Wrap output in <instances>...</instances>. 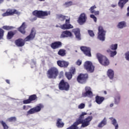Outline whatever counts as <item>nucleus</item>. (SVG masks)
Returning a JSON list of instances; mask_svg holds the SVG:
<instances>
[{
  "instance_id": "obj_1",
  "label": "nucleus",
  "mask_w": 129,
  "mask_h": 129,
  "mask_svg": "<svg viewBox=\"0 0 129 129\" xmlns=\"http://www.w3.org/2000/svg\"><path fill=\"white\" fill-rule=\"evenodd\" d=\"M36 29L35 28H32L31 30L30 34L27 36L24 40L22 38L18 39L15 40V45L17 47H23L25 45V42H30V41H33L36 37Z\"/></svg>"
},
{
  "instance_id": "obj_2",
  "label": "nucleus",
  "mask_w": 129,
  "mask_h": 129,
  "mask_svg": "<svg viewBox=\"0 0 129 129\" xmlns=\"http://www.w3.org/2000/svg\"><path fill=\"white\" fill-rule=\"evenodd\" d=\"M59 75V71L57 68L51 67L47 72V76L49 79H56Z\"/></svg>"
},
{
  "instance_id": "obj_3",
  "label": "nucleus",
  "mask_w": 129,
  "mask_h": 129,
  "mask_svg": "<svg viewBox=\"0 0 129 129\" xmlns=\"http://www.w3.org/2000/svg\"><path fill=\"white\" fill-rule=\"evenodd\" d=\"M50 14L51 12L50 11H43L41 10H35L32 12V15L39 19H45V17H47Z\"/></svg>"
},
{
  "instance_id": "obj_4",
  "label": "nucleus",
  "mask_w": 129,
  "mask_h": 129,
  "mask_svg": "<svg viewBox=\"0 0 129 129\" xmlns=\"http://www.w3.org/2000/svg\"><path fill=\"white\" fill-rule=\"evenodd\" d=\"M96 57L101 65H103V66H108L109 65V60L106 56L101 53H97Z\"/></svg>"
},
{
  "instance_id": "obj_5",
  "label": "nucleus",
  "mask_w": 129,
  "mask_h": 129,
  "mask_svg": "<svg viewBox=\"0 0 129 129\" xmlns=\"http://www.w3.org/2000/svg\"><path fill=\"white\" fill-rule=\"evenodd\" d=\"M58 89L61 91H69L70 85H69V83L62 79L58 84Z\"/></svg>"
},
{
  "instance_id": "obj_6",
  "label": "nucleus",
  "mask_w": 129,
  "mask_h": 129,
  "mask_svg": "<svg viewBox=\"0 0 129 129\" xmlns=\"http://www.w3.org/2000/svg\"><path fill=\"white\" fill-rule=\"evenodd\" d=\"M98 30V39L100 40V41H102L103 42L105 41V34H106V31H105L103 28V27L101 25L99 26Z\"/></svg>"
},
{
  "instance_id": "obj_7",
  "label": "nucleus",
  "mask_w": 129,
  "mask_h": 129,
  "mask_svg": "<svg viewBox=\"0 0 129 129\" xmlns=\"http://www.w3.org/2000/svg\"><path fill=\"white\" fill-rule=\"evenodd\" d=\"M42 108H44V105H42V104H39L35 107L31 108L29 110H28L27 112V115H30V114H34V113L40 112V111L41 110Z\"/></svg>"
},
{
  "instance_id": "obj_8",
  "label": "nucleus",
  "mask_w": 129,
  "mask_h": 129,
  "mask_svg": "<svg viewBox=\"0 0 129 129\" xmlns=\"http://www.w3.org/2000/svg\"><path fill=\"white\" fill-rule=\"evenodd\" d=\"M110 49H108L106 50V52L110 54V57H114L116 54H117V52L116 50L117 49V44H112L109 47Z\"/></svg>"
},
{
  "instance_id": "obj_9",
  "label": "nucleus",
  "mask_w": 129,
  "mask_h": 129,
  "mask_svg": "<svg viewBox=\"0 0 129 129\" xmlns=\"http://www.w3.org/2000/svg\"><path fill=\"white\" fill-rule=\"evenodd\" d=\"M84 68L87 72H90V73H92L94 71V66H93L91 61H87L85 62Z\"/></svg>"
},
{
  "instance_id": "obj_10",
  "label": "nucleus",
  "mask_w": 129,
  "mask_h": 129,
  "mask_svg": "<svg viewBox=\"0 0 129 129\" xmlns=\"http://www.w3.org/2000/svg\"><path fill=\"white\" fill-rule=\"evenodd\" d=\"M88 79V74H80L77 78V80L79 83L81 84H84L86 83L87 80Z\"/></svg>"
},
{
  "instance_id": "obj_11",
  "label": "nucleus",
  "mask_w": 129,
  "mask_h": 129,
  "mask_svg": "<svg viewBox=\"0 0 129 129\" xmlns=\"http://www.w3.org/2000/svg\"><path fill=\"white\" fill-rule=\"evenodd\" d=\"M20 12L16 9H8L7 11L2 14L3 17H9L14 15H19Z\"/></svg>"
},
{
  "instance_id": "obj_12",
  "label": "nucleus",
  "mask_w": 129,
  "mask_h": 129,
  "mask_svg": "<svg viewBox=\"0 0 129 129\" xmlns=\"http://www.w3.org/2000/svg\"><path fill=\"white\" fill-rule=\"evenodd\" d=\"M37 100H38L37 95L33 94L30 95L28 99L23 100V104H29L30 103H32V101H37Z\"/></svg>"
},
{
  "instance_id": "obj_13",
  "label": "nucleus",
  "mask_w": 129,
  "mask_h": 129,
  "mask_svg": "<svg viewBox=\"0 0 129 129\" xmlns=\"http://www.w3.org/2000/svg\"><path fill=\"white\" fill-rule=\"evenodd\" d=\"M85 92H83L82 94V97H91L93 96V93L92 92V89L90 87L87 86L85 88Z\"/></svg>"
},
{
  "instance_id": "obj_14",
  "label": "nucleus",
  "mask_w": 129,
  "mask_h": 129,
  "mask_svg": "<svg viewBox=\"0 0 129 129\" xmlns=\"http://www.w3.org/2000/svg\"><path fill=\"white\" fill-rule=\"evenodd\" d=\"M87 20V16H86V14L85 13H82L78 18V23L81 25H84L86 23Z\"/></svg>"
},
{
  "instance_id": "obj_15",
  "label": "nucleus",
  "mask_w": 129,
  "mask_h": 129,
  "mask_svg": "<svg viewBox=\"0 0 129 129\" xmlns=\"http://www.w3.org/2000/svg\"><path fill=\"white\" fill-rule=\"evenodd\" d=\"M75 72H76V70L75 69V68H72L70 70V72H67L65 73V76L68 80H71V79H72L73 75L75 74Z\"/></svg>"
},
{
  "instance_id": "obj_16",
  "label": "nucleus",
  "mask_w": 129,
  "mask_h": 129,
  "mask_svg": "<svg viewBox=\"0 0 129 129\" xmlns=\"http://www.w3.org/2000/svg\"><path fill=\"white\" fill-rule=\"evenodd\" d=\"M60 28L62 30H70V29H73V26L70 24V19L66 20V23L60 25Z\"/></svg>"
},
{
  "instance_id": "obj_17",
  "label": "nucleus",
  "mask_w": 129,
  "mask_h": 129,
  "mask_svg": "<svg viewBox=\"0 0 129 129\" xmlns=\"http://www.w3.org/2000/svg\"><path fill=\"white\" fill-rule=\"evenodd\" d=\"M50 46L53 50L56 49H60L62 46V43L61 41H54L50 44Z\"/></svg>"
},
{
  "instance_id": "obj_18",
  "label": "nucleus",
  "mask_w": 129,
  "mask_h": 129,
  "mask_svg": "<svg viewBox=\"0 0 129 129\" xmlns=\"http://www.w3.org/2000/svg\"><path fill=\"white\" fill-rule=\"evenodd\" d=\"M80 49L86 56L91 57V49H90V48L86 46H82Z\"/></svg>"
},
{
  "instance_id": "obj_19",
  "label": "nucleus",
  "mask_w": 129,
  "mask_h": 129,
  "mask_svg": "<svg viewBox=\"0 0 129 129\" xmlns=\"http://www.w3.org/2000/svg\"><path fill=\"white\" fill-rule=\"evenodd\" d=\"M27 23L26 22H23L22 25L17 28V30L22 34V35L26 34V29H27Z\"/></svg>"
},
{
  "instance_id": "obj_20",
  "label": "nucleus",
  "mask_w": 129,
  "mask_h": 129,
  "mask_svg": "<svg viewBox=\"0 0 129 129\" xmlns=\"http://www.w3.org/2000/svg\"><path fill=\"white\" fill-rule=\"evenodd\" d=\"M57 64L61 68H67L69 66V62L65 60H59L57 61Z\"/></svg>"
},
{
  "instance_id": "obj_21",
  "label": "nucleus",
  "mask_w": 129,
  "mask_h": 129,
  "mask_svg": "<svg viewBox=\"0 0 129 129\" xmlns=\"http://www.w3.org/2000/svg\"><path fill=\"white\" fill-rule=\"evenodd\" d=\"M72 32L75 34L76 39H77V40L79 41H80V40H81V34H80V29L79 28H75L73 29Z\"/></svg>"
},
{
  "instance_id": "obj_22",
  "label": "nucleus",
  "mask_w": 129,
  "mask_h": 129,
  "mask_svg": "<svg viewBox=\"0 0 129 129\" xmlns=\"http://www.w3.org/2000/svg\"><path fill=\"white\" fill-rule=\"evenodd\" d=\"M68 37H72V33L69 30H66L61 33L60 38H67Z\"/></svg>"
},
{
  "instance_id": "obj_23",
  "label": "nucleus",
  "mask_w": 129,
  "mask_h": 129,
  "mask_svg": "<svg viewBox=\"0 0 129 129\" xmlns=\"http://www.w3.org/2000/svg\"><path fill=\"white\" fill-rule=\"evenodd\" d=\"M104 97L99 96H96L95 97V101L97 104H101L102 102L104 101Z\"/></svg>"
},
{
  "instance_id": "obj_24",
  "label": "nucleus",
  "mask_w": 129,
  "mask_h": 129,
  "mask_svg": "<svg viewBox=\"0 0 129 129\" xmlns=\"http://www.w3.org/2000/svg\"><path fill=\"white\" fill-rule=\"evenodd\" d=\"M64 122H62V119L60 118H57L56 120V126L57 127H58V128H60L61 127H63L64 126Z\"/></svg>"
},
{
  "instance_id": "obj_25",
  "label": "nucleus",
  "mask_w": 129,
  "mask_h": 129,
  "mask_svg": "<svg viewBox=\"0 0 129 129\" xmlns=\"http://www.w3.org/2000/svg\"><path fill=\"white\" fill-rule=\"evenodd\" d=\"M18 33V31L15 30L14 32H13L12 31L8 32L7 34V39L8 40H11L15 36V34H17Z\"/></svg>"
},
{
  "instance_id": "obj_26",
  "label": "nucleus",
  "mask_w": 129,
  "mask_h": 129,
  "mask_svg": "<svg viewBox=\"0 0 129 129\" xmlns=\"http://www.w3.org/2000/svg\"><path fill=\"white\" fill-rule=\"evenodd\" d=\"M107 75L110 79H113L114 76V72L111 69H109L107 72Z\"/></svg>"
},
{
  "instance_id": "obj_27",
  "label": "nucleus",
  "mask_w": 129,
  "mask_h": 129,
  "mask_svg": "<svg viewBox=\"0 0 129 129\" xmlns=\"http://www.w3.org/2000/svg\"><path fill=\"white\" fill-rule=\"evenodd\" d=\"M66 50L64 49H60L57 52V54L59 55V56H60V57H65L66 56Z\"/></svg>"
},
{
  "instance_id": "obj_28",
  "label": "nucleus",
  "mask_w": 129,
  "mask_h": 129,
  "mask_svg": "<svg viewBox=\"0 0 129 129\" xmlns=\"http://www.w3.org/2000/svg\"><path fill=\"white\" fill-rule=\"evenodd\" d=\"M128 2V0H119L118 3L119 7L121 9H123L124 5Z\"/></svg>"
},
{
  "instance_id": "obj_29",
  "label": "nucleus",
  "mask_w": 129,
  "mask_h": 129,
  "mask_svg": "<svg viewBox=\"0 0 129 129\" xmlns=\"http://www.w3.org/2000/svg\"><path fill=\"white\" fill-rule=\"evenodd\" d=\"M117 27L119 29H123V28H125V27H126V24H125V22L121 21L119 22Z\"/></svg>"
},
{
  "instance_id": "obj_30",
  "label": "nucleus",
  "mask_w": 129,
  "mask_h": 129,
  "mask_svg": "<svg viewBox=\"0 0 129 129\" xmlns=\"http://www.w3.org/2000/svg\"><path fill=\"white\" fill-rule=\"evenodd\" d=\"M110 119L112 120V123L113 125L115 126V129L118 128V125L117 124V122L116 121V120L113 117L110 118Z\"/></svg>"
},
{
  "instance_id": "obj_31",
  "label": "nucleus",
  "mask_w": 129,
  "mask_h": 129,
  "mask_svg": "<svg viewBox=\"0 0 129 129\" xmlns=\"http://www.w3.org/2000/svg\"><path fill=\"white\" fill-rule=\"evenodd\" d=\"M56 19L60 20V21H64L66 19V16L62 14H56Z\"/></svg>"
},
{
  "instance_id": "obj_32",
  "label": "nucleus",
  "mask_w": 129,
  "mask_h": 129,
  "mask_svg": "<svg viewBox=\"0 0 129 129\" xmlns=\"http://www.w3.org/2000/svg\"><path fill=\"white\" fill-rule=\"evenodd\" d=\"M106 124V118H104L101 122H100L98 125V127H103Z\"/></svg>"
},
{
  "instance_id": "obj_33",
  "label": "nucleus",
  "mask_w": 129,
  "mask_h": 129,
  "mask_svg": "<svg viewBox=\"0 0 129 129\" xmlns=\"http://www.w3.org/2000/svg\"><path fill=\"white\" fill-rule=\"evenodd\" d=\"M8 120L9 122L17 121V117L15 116L11 117L8 119Z\"/></svg>"
},
{
  "instance_id": "obj_34",
  "label": "nucleus",
  "mask_w": 129,
  "mask_h": 129,
  "mask_svg": "<svg viewBox=\"0 0 129 129\" xmlns=\"http://www.w3.org/2000/svg\"><path fill=\"white\" fill-rule=\"evenodd\" d=\"M5 34V31L3 29L0 28V40L4 39V35Z\"/></svg>"
},
{
  "instance_id": "obj_35",
  "label": "nucleus",
  "mask_w": 129,
  "mask_h": 129,
  "mask_svg": "<svg viewBox=\"0 0 129 129\" xmlns=\"http://www.w3.org/2000/svg\"><path fill=\"white\" fill-rule=\"evenodd\" d=\"M1 124H2L4 129H9V126L4 121H1Z\"/></svg>"
},
{
  "instance_id": "obj_36",
  "label": "nucleus",
  "mask_w": 129,
  "mask_h": 129,
  "mask_svg": "<svg viewBox=\"0 0 129 129\" xmlns=\"http://www.w3.org/2000/svg\"><path fill=\"white\" fill-rule=\"evenodd\" d=\"M3 29H4V30H6L7 31H10V30H12V29H14V27L12 26H4L3 27Z\"/></svg>"
},
{
  "instance_id": "obj_37",
  "label": "nucleus",
  "mask_w": 129,
  "mask_h": 129,
  "mask_svg": "<svg viewBox=\"0 0 129 129\" xmlns=\"http://www.w3.org/2000/svg\"><path fill=\"white\" fill-rule=\"evenodd\" d=\"M94 9H96V6L95 5L91 7L89 9V11H90L91 14H94V12H95V10H94Z\"/></svg>"
},
{
  "instance_id": "obj_38",
  "label": "nucleus",
  "mask_w": 129,
  "mask_h": 129,
  "mask_svg": "<svg viewBox=\"0 0 129 129\" xmlns=\"http://www.w3.org/2000/svg\"><path fill=\"white\" fill-rule=\"evenodd\" d=\"M65 6H66L67 8H69V7H71V6H73V2L70 1L68 2H66L64 4Z\"/></svg>"
},
{
  "instance_id": "obj_39",
  "label": "nucleus",
  "mask_w": 129,
  "mask_h": 129,
  "mask_svg": "<svg viewBox=\"0 0 129 129\" xmlns=\"http://www.w3.org/2000/svg\"><path fill=\"white\" fill-rule=\"evenodd\" d=\"M88 33L89 35H90V37H94V36H95L94 32L92 30H89L88 31Z\"/></svg>"
},
{
  "instance_id": "obj_40",
  "label": "nucleus",
  "mask_w": 129,
  "mask_h": 129,
  "mask_svg": "<svg viewBox=\"0 0 129 129\" xmlns=\"http://www.w3.org/2000/svg\"><path fill=\"white\" fill-rule=\"evenodd\" d=\"M120 100V97L117 96L115 98V104H118Z\"/></svg>"
},
{
  "instance_id": "obj_41",
  "label": "nucleus",
  "mask_w": 129,
  "mask_h": 129,
  "mask_svg": "<svg viewBox=\"0 0 129 129\" xmlns=\"http://www.w3.org/2000/svg\"><path fill=\"white\" fill-rule=\"evenodd\" d=\"M31 107H32L30 105H24L23 107V109L24 110H28V109H29V108H31Z\"/></svg>"
},
{
  "instance_id": "obj_42",
  "label": "nucleus",
  "mask_w": 129,
  "mask_h": 129,
  "mask_svg": "<svg viewBox=\"0 0 129 129\" xmlns=\"http://www.w3.org/2000/svg\"><path fill=\"white\" fill-rule=\"evenodd\" d=\"M90 18H91V19H93L95 23H96V22L97 21V18H96V17H95L94 15L91 14L90 15Z\"/></svg>"
},
{
  "instance_id": "obj_43",
  "label": "nucleus",
  "mask_w": 129,
  "mask_h": 129,
  "mask_svg": "<svg viewBox=\"0 0 129 129\" xmlns=\"http://www.w3.org/2000/svg\"><path fill=\"white\" fill-rule=\"evenodd\" d=\"M85 107V104L84 103H81L78 106V108H80V109H83Z\"/></svg>"
},
{
  "instance_id": "obj_44",
  "label": "nucleus",
  "mask_w": 129,
  "mask_h": 129,
  "mask_svg": "<svg viewBox=\"0 0 129 129\" xmlns=\"http://www.w3.org/2000/svg\"><path fill=\"white\" fill-rule=\"evenodd\" d=\"M76 64L77 65H78V66H80V65H81V64H82V61L80 59H78L76 62Z\"/></svg>"
},
{
  "instance_id": "obj_45",
  "label": "nucleus",
  "mask_w": 129,
  "mask_h": 129,
  "mask_svg": "<svg viewBox=\"0 0 129 129\" xmlns=\"http://www.w3.org/2000/svg\"><path fill=\"white\" fill-rule=\"evenodd\" d=\"M125 59H127V61H129V51L125 53Z\"/></svg>"
},
{
  "instance_id": "obj_46",
  "label": "nucleus",
  "mask_w": 129,
  "mask_h": 129,
  "mask_svg": "<svg viewBox=\"0 0 129 129\" xmlns=\"http://www.w3.org/2000/svg\"><path fill=\"white\" fill-rule=\"evenodd\" d=\"M63 75H64V73H63V72H60L59 74V78H62Z\"/></svg>"
},
{
  "instance_id": "obj_47",
  "label": "nucleus",
  "mask_w": 129,
  "mask_h": 129,
  "mask_svg": "<svg viewBox=\"0 0 129 129\" xmlns=\"http://www.w3.org/2000/svg\"><path fill=\"white\" fill-rule=\"evenodd\" d=\"M93 14H94V15H95V16H98V15H99V11H94V13Z\"/></svg>"
},
{
  "instance_id": "obj_48",
  "label": "nucleus",
  "mask_w": 129,
  "mask_h": 129,
  "mask_svg": "<svg viewBox=\"0 0 129 129\" xmlns=\"http://www.w3.org/2000/svg\"><path fill=\"white\" fill-rule=\"evenodd\" d=\"M6 82H7V83H8V84H10V80H6Z\"/></svg>"
},
{
  "instance_id": "obj_49",
  "label": "nucleus",
  "mask_w": 129,
  "mask_h": 129,
  "mask_svg": "<svg viewBox=\"0 0 129 129\" xmlns=\"http://www.w3.org/2000/svg\"><path fill=\"white\" fill-rule=\"evenodd\" d=\"M111 7H112V8H115V7H116V5H112Z\"/></svg>"
},
{
  "instance_id": "obj_50",
  "label": "nucleus",
  "mask_w": 129,
  "mask_h": 129,
  "mask_svg": "<svg viewBox=\"0 0 129 129\" xmlns=\"http://www.w3.org/2000/svg\"><path fill=\"white\" fill-rule=\"evenodd\" d=\"M4 3V0H0V5L1 4H3Z\"/></svg>"
},
{
  "instance_id": "obj_51",
  "label": "nucleus",
  "mask_w": 129,
  "mask_h": 129,
  "mask_svg": "<svg viewBox=\"0 0 129 129\" xmlns=\"http://www.w3.org/2000/svg\"><path fill=\"white\" fill-rule=\"evenodd\" d=\"M110 107H112L113 106V103L110 104Z\"/></svg>"
},
{
  "instance_id": "obj_52",
  "label": "nucleus",
  "mask_w": 129,
  "mask_h": 129,
  "mask_svg": "<svg viewBox=\"0 0 129 129\" xmlns=\"http://www.w3.org/2000/svg\"><path fill=\"white\" fill-rule=\"evenodd\" d=\"M39 1V2H45V0H37Z\"/></svg>"
},
{
  "instance_id": "obj_53",
  "label": "nucleus",
  "mask_w": 129,
  "mask_h": 129,
  "mask_svg": "<svg viewBox=\"0 0 129 129\" xmlns=\"http://www.w3.org/2000/svg\"><path fill=\"white\" fill-rule=\"evenodd\" d=\"M104 94H107V92H106V91H104Z\"/></svg>"
},
{
  "instance_id": "obj_54",
  "label": "nucleus",
  "mask_w": 129,
  "mask_h": 129,
  "mask_svg": "<svg viewBox=\"0 0 129 129\" xmlns=\"http://www.w3.org/2000/svg\"><path fill=\"white\" fill-rule=\"evenodd\" d=\"M34 19H35V20H37V18H34Z\"/></svg>"
},
{
  "instance_id": "obj_55",
  "label": "nucleus",
  "mask_w": 129,
  "mask_h": 129,
  "mask_svg": "<svg viewBox=\"0 0 129 129\" xmlns=\"http://www.w3.org/2000/svg\"><path fill=\"white\" fill-rule=\"evenodd\" d=\"M31 68H33V67H31Z\"/></svg>"
},
{
  "instance_id": "obj_56",
  "label": "nucleus",
  "mask_w": 129,
  "mask_h": 129,
  "mask_svg": "<svg viewBox=\"0 0 129 129\" xmlns=\"http://www.w3.org/2000/svg\"><path fill=\"white\" fill-rule=\"evenodd\" d=\"M90 114H91V113Z\"/></svg>"
},
{
  "instance_id": "obj_57",
  "label": "nucleus",
  "mask_w": 129,
  "mask_h": 129,
  "mask_svg": "<svg viewBox=\"0 0 129 129\" xmlns=\"http://www.w3.org/2000/svg\"><path fill=\"white\" fill-rule=\"evenodd\" d=\"M7 1H10V0H7Z\"/></svg>"
}]
</instances>
